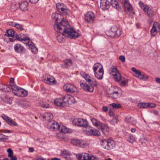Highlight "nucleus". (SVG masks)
Masks as SVG:
<instances>
[{"label":"nucleus","instance_id":"72a5a7b5","mask_svg":"<svg viewBox=\"0 0 160 160\" xmlns=\"http://www.w3.org/2000/svg\"><path fill=\"white\" fill-rule=\"evenodd\" d=\"M108 150L113 148L115 145L114 141L110 139H108Z\"/></svg>","mask_w":160,"mask_h":160},{"label":"nucleus","instance_id":"bb28decb","mask_svg":"<svg viewBox=\"0 0 160 160\" xmlns=\"http://www.w3.org/2000/svg\"><path fill=\"white\" fill-rule=\"evenodd\" d=\"M110 2L111 5L115 8L118 11L120 10L121 7L116 0H111Z\"/></svg>","mask_w":160,"mask_h":160},{"label":"nucleus","instance_id":"f257e3e1","mask_svg":"<svg viewBox=\"0 0 160 160\" xmlns=\"http://www.w3.org/2000/svg\"><path fill=\"white\" fill-rule=\"evenodd\" d=\"M61 16V15L58 13H53L52 15V18L55 19L56 24L54 26V29L56 32H59L62 33L63 35L68 36L70 38H77L79 35L68 24L67 21L63 19L59 23L58 20L59 16Z\"/></svg>","mask_w":160,"mask_h":160},{"label":"nucleus","instance_id":"7c9ffc66","mask_svg":"<svg viewBox=\"0 0 160 160\" xmlns=\"http://www.w3.org/2000/svg\"><path fill=\"white\" fill-rule=\"evenodd\" d=\"M131 70L134 72V73L132 74L133 75L138 78H139L140 76V71L137 70L136 68L134 67L132 68Z\"/></svg>","mask_w":160,"mask_h":160},{"label":"nucleus","instance_id":"2eb2a0df","mask_svg":"<svg viewBox=\"0 0 160 160\" xmlns=\"http://www.w3.org/2000/svg\"><path fill=\"white\" fill-rule=\"evenodd\" d=\"M102 133L105 136H108L109 134L110 128L109 127L104 124H102L99 128Z\"/></svg>","mask_w":160,"mask_h":160},{"label":"nucleus","instance_id":"774afa93","mask_svg":"<svg viewBox=\"0 0 160 160\" xmlns=\"http://www.w3.org/2000/svg\"><path fill=\"white\" fill-rule=\"evenodd\" d=\"M155 81L157 82L160 84V78H155Z\"/></svg>","mask_w":160,"mask_h":160},{"label":"nucleus","instance_id":"bf43d9fd","mask_svg":"<svg viewBox=\"0 0 160 160\" xmlns=\"http://www.w3.org/2000/svg\"><path fill=\"white\" fill-rule=\"evenodd\" d=\"M120 60L123 62H125V58L124 56L122 55L120 56L119 57Z\"/></svg>","mask_w":160,"mask_h":160},{"label":"nucleus","instance_id":"6ab92c4d","mask_svg":"<svg viewBox=\"0 0 160 160\" xmlns=\"http://www.w3.org/2000/svg\"><path fill=\"white\" fill-rule=\"evenodd\" d=\"M54 102L55 105L58 106L65 107L66 102L63 101V97L62 99L61 98L56 99L54 100Z\"/></svg>","mask_w":160,"mask_h":160},{"label":"nucleus","instance_id":"423d86ee","mask_svg":"<svg viewBox=\"0 0 160 160\" xmlns=\"http://www.w3.org/2000/svg\"><path fill=\"white\" fill-rule=\"evenodd\" d=\"M141 8L145 13H147L149 17H152L154 16V12L151 7L144 5L143 3L141 2Z\"/></svg>","mask_w":160,"mask_h":160},{"label":"nucleus","instance_id":"69168bd1","mask_svg":"<svg viewBox=\"0 0 160 160\" xmlns=\"http://www.w3.org/2000/svg\"><path fill=\"white\" fill-rule=\"evenodd\" d=\"M38 1L39 0H29L30 2L32 3H35Z\"/></svg>","mask_w":160,"mask_h":160},{"label":"nucleus","instance_id":"052dcab7","mask_svg":"<svg viewBox=\"0 0 160 160\" xmlns=\"http://www.w3.org/2000/svg\"><path fill=\"white\" fill-rule=\"evenodd\" d=\"M32 52L34 53H36L38 51V48L36 47H34L33 48H32Z\"/></svg>","mask_w":160,"mask_h":160},{"label":"nucleus","instance_id":"a19ab883","mask_svg":"<svg viewBox=\"0 0 160 160\" xmlns=\"http://www.w3.org/2000/svg\"><path fill=\"white\" fill-rule=\"evenodd\" d=\"M5 92H9L11 90L12 91V87L10 85L5 86L4 88H3Z\"/></svg>","mask_w":160,"mask_h":160},{"label":"nucleus","instance_id":"2f4dec72","mask_svg":"<svg viewBox=\"0 0 160 160\" xmlns=\"http://www.w3.org/2000/svg\"><path fill=\"white\" fill-rule=\"evenodd\" d=\"M99 69H103L102 66L100 63H97L94 64L93 66V70L94 72H96V71Z\"/></svg>","mask_w":160,"mask_h":160},{"label":"nucleus","instance_id":"79ce46f5","mask_svg":"<svg viewBox=\"0 0 160 160\" xmlns=\"http://www.w3.org/2000/svg\"><path fill=\"white\" fill-rule=\"evenodd\" d=\"M40 106L46 108H48L50 107L49 104L45 102H42L40 103Z\"/></svg>","mask_w":160,"mask_h":160},{"label":"nucleus","instance_id":"f03ea898","mask_svg":"<svg viewBox=\"0 0 160 160\" xmlns=\"http://www.w3.org/2000/svg\"><path fill=\"white\" fill-rule=\"evenodd\" d=\"M80 75L87 82L91 85V86H89L85 82H81L80 86L81 87L86 91L92 92L94 90L93 86H96L97 85L96 81L92 79L90 76L88 74L83 71L80 72Z\"/></svg>","mask_w":160,"mask_h":160},{"label":"nucleus","instance_id":"dca6fc26","mask_svg":"<svg viewBox=\"0 0 160 160\" xmlns=\"http://www.w3.org/2000/svg\"><path fill=\"white\" fill-rule=\"evenodd\" d=\"M159 25L158 23L157 22L154 23L152 28L151 30V33L152 36H155L158 32L159 31Z\"/></svg>","mask_w":160,"mask_h":160},{"label":"nucleus","instance_id":"4d7b16f0","mask_svg":"<svg viewBox=\"0 0 160 160\" xmlns=\"http://www.w3.org/2000/svg\"><path fill=\"white\" fill-rule=\"evenodd\" d=\"M15 27L16 28L20 29V30H23V29L22 28V26L21 24H19L18 23H16Z\"/></svg>","mask_w":160,"mask_h":160},{"label":"nucleus","instance_id":"864d4df0","mask_svg":"<svg viewBox=\"0 0 160 160\" xmlns=\"http://www.w3.org/2000/svg\"><path fill=\"white\" fill-rule=\"evenodd\" d=\"M148 103L142 102L141 103V108H148Z\"/></svg>","mask_w":160,"mask_h":160},{"label":"nucleus","instance_id":"338daca9","mask_svg":"<svg viewBox=\"0 0 160 160\" xmlns=\"http://www.w3.org/2000/svg\"><path fill=\"white\" fill-rule=\"evenodd\" d=\"M28 46H29V48H30L31 49H32V48H33L35 47L34 46V44L33 43H32L30 44H28Z\"/></svg>","mask_w":160,"mask_h":160},{"label":"nucleus","instance_id":"49530a36","mask_svg":"<svg viewBox=\"0 0 160 160\" xmlns=\"http://www.w3.org/2000/svg\"><path fill=\"white\" fill-rule=\"evenodd\" d=\"M110 105H112L113 108L116 109L119 108L121 107V105L118 103H115L114 102L112 103V104H110Z\"/></svg>","mask_w":160,"mask_h":160},{"label":"nucleus","instance_id":"0e129e2a","mask_svg":"<svg viewBox=\"0 0 160 160\" xmlns=\"http://www.w3.org/2000/svg\"><path fill=\"white\" fill-rule=\"evenodd\" d=\"M22 41H28V42L29 43V39L27 37L23 38H22Z\"/></svg>","mask_w":160,"mask_h":160},{"label":"nucleus","instance_id":"c9c22d12","mask_svg":"<svg viewBox=\"0 0 160 160\" xmlns=\"http://www.w3.org/2000/svg\"><path fill=\"white\" fill-rule=\"evenodd\" d=\"M62 156L63 158L67 159L69 160L71 159L70 155L67 151H63L62 153Z\"/></svg>","mask_w":160,"mask_h":160},{"label":"nucleus","instance_id":"e433bc0d","mask_svg":"<svg viewBox=\"0 0 160 160\" xmlns=\"http://www.w3.org/2000/svg\"><path fill=\"white\" fill-rule=\"evenodd\" d=\"M92 123L95 126L98 127H99V128H100L101 126V125H102V124L100 122L97 121L96 119H92Z\"/></svg>","mask_w":160,"mask_h":160},{"label":"nucleus","instance_id":"de8ad7c7","mask_svg":"<svg viewBox=\"0 0 160 160\" xmlns=\"http://www.w3.org/2000/svg\"><path fill=\"white\" fill-rule=\"evenodd\" d=\"M76 157L79 160H83L84 158L83 153L77 154L76 155Z\"/></svg>","mask_w":160,"mask_h":160},{"label":"nucleus","instance_id":"393cba45","mask_svg":"<svg viewBox=\"0 0 160 160\" xmlns=\"http://www.w3.org/2000/svg\"><path fill=\"white\" fill-rule=\"evenodd\" d=\"M95 77L99 80L102 79L103 77L104 71L103 69H100L98 72H94Z\"/></svg>","mask_w":160,"mask_h":160},{"label":"nucleus","instance_id":"a18cd8bd","mask_svg":"<svg viewBox=\"0 0 160 160\" xmlns=\"http://www.w3.org/2000/svg\"><path fill=\"white\" fill-rule=\"evenodd\" d=\"M53 115L50 113H47L45 114L44 116H43L44 118H47L49 119H51L53 118Z\"/></svg>","mask_w":160,"mask_h":160},{"label":"nucleus","instance_id":"9b49d317","mask_svg":"<svg viewBox=\"0 0 160 160\" xmlns=\"http://www.w3.org/2000/svg\"><path fill=\"white\" fill-rule=\"evenodd\" d=\"M111 74L114 76L116 81H120L121 79V76L120 73L117 71L116 68L114 67L112 69Z\"/></svg>","mask_w":160,"mask_h":160},{"label":"nucleus","instance_id":"a211bd4d","mask_svg":"<svg viewBox=\"0 0 160 160\" xmlns=\"http://www.w3.org/2000/svg\"><path fill=\"white\" fill-rule=\"evenodd\" d=\"M110 7L109 2L107 0H101L100 8L103 10L108 9Z\"/></svg>","mask_w":160,"mask_h":160},{"label":"nucleus","instance_id":"58836bf2","mask_svg":"<svg viewBox=\"0 0 160 160\" xmlns=\"http://www.w3.org/2000/svg\"><path fill=\"white\" fill-rule=\"evenodd\" d=\"M59 130L63 133H67L69 132L68 129L63 126H60Z\"/></svg>","mask_w":160,"mask_h":160},{"label":"nucleus","instance_id":"f3484780","mask_svg":"<svg viewBox=\"0 0 160 160\" xmlns=\"http://www.w3.org/2000/svg\"><path fill=\"white\" fill-rule=\"evenodd\" d=\"M94 18V14L93 12L89 11L85 15V19L88 22H92Z\"/></svg>","mask_w":160,"mask_h":160},{"label":"nucleus","instance_id":"5701e85b","mask_svg":"<svg viewBox=\"0 0 160 160\" xmlns=\"http://www.w3.org/2000/svg\"><path fill=\"white\" fill-rule=\"evenodd\" d=\"M19 6L22 11H26L28 9V2L26 1H22L21 3H19Z\"/></svg>","mask_w":160,"mask_h":160},{"label":"nucleus","instance_id":"412c9836","mask_svg":"<svg viewBox=\"0 0 160 160\" xmlns=\"http://www.w3.org/2000/svg\"><path fill=\"white\" fill-rule=\"evenodd\" d=\"M56 8L58 11L60 13L64 12L67 13V8L63 4L58 3L56 5Z\"/></svg>","mask_w":160,"mask_h":160},{"label":"nucleus","instance_id":"6e6552de","mask_svg":"<svg viewBox=\"0 0 160 160\" xmlns=\"http://www.w3.org/2000/svg\"><path fill=\"white\" fill-rule=\"evenodd\" d=\"M48 128L51 131H57L60 129V126L59 124L54 121H51L48 123Z\"/></svg>","mask_w":160,"mask_h":160},{"label":"nucleus","instance_id":"0eeeda50","mask_svg":"<svg viewBox=\"0 0 160 160\" xmlns=\"http://www.w3.org/2000/svg\"><path fill=\"white\" fill-rule=\"evenodd\" d=\"M110 36L112 37H118L122 34V30L116 26L112 27L110 32Z\"/></svg>","mask_w":160,"mask_h":160},{"label":"nucleus","instance_id":"39448f33","mask_svg":"<svg viewBox=\"0 0 160 160\" xmlns=\"http://www.w3.org/2000/svg\"><path fill=\"white\" fill-rule=\"evenodd\" d=\"M73 124L78 127L86 128L87 126L88 122L87 120L81 118L75 119L72 121Z\"/></svg>","mask_w":160,"mask_h":160},{"label":"nucleus","instance_id":"9d476101","mask_svg":"<svg viewBox=\"0 0 160 160\" xmlns=\"http://www.w3.org/2000/svg\"><path fill=\"white\" fill-rule=\"evenodd\" d=\"M63 89L68 92L74 93L77 91L76 88L73 85L69 83H67L65 84L63 86Z\"/></svg>","mask_w":160,"mask_h":160},{"label":"nucleus","instance_id":"f704fd0d","mask_svg":"<svg viewBox=\"0 0 160 160\" xmlns=\"http://www.w3.org/2000/svg\"><path fill=\"white\" fill-rule=\"evenodd\" d=\"M57 32L58 33V32H59L61 34L60 35L59 34H58L57 35V40L59 42H63L64 41V38H63L62 37V36L61 35H62V36H64L62 34V33H60L59 32ZM64 36H66V37H68L69 38H73V39H75L76 38H70L69 37H68V36H66L65 35H64Z\"/></svg>","mask_w":160,"mask_h":160},{"label":"nucleus","instance_id":"e2e57ef3","mask_svg":"<svg viewBox=\"0 0 160 160\" xmlns=\"http://www.w3.org/2000/svg\"><path fill=\"white\" fill-rule=\"evenodd\" d=\"M108 108L106 106H104L102 107V111L104 112H106L108 110Z\"/></svg>","mask_w":160,"mask_h":160},{"label":"nucleus","instance_id":"c03bdc74","mask_svg":"<svg viewBox=\"0 0 160 160\" xmlns=\"http://www.w3.org/2000/svg\"><path fill=\"white\" fill-rule=\"evenodd\" d=\"M149 78L148 75H146L141 72V80L145 81Z\"/></svg>","mask_w":160,"mask_h":160},{"label":"nucleus","instance_id":"8fccbe9b","mask_svg":"<svg viewBox=\"0 0 160 160\" xmlns=\"http://www.w3.org/2000/svg\"><path fill=\"white\" fill-rule=\"evenodd\" d=\"M9 85L11 86L12 88H13V87L16 86L15 85L14 79L13 78H11Z\"/></svg>","mask_w":160,"mask_h":160},{"label":"nucleus","instance_id":"13d9d810","mask_svg":"<svg viewBox=\"0 0 160 160\" xmlns=\"http://www.w3.org/2000/svg\"><path fill=\"white\" fill-rule=\"evenodd\" d=\"M128 81L127 80H123L121 81L120 83V85L122 86H125L128 82Z\"/></svg>","mask_w":160,"mask_h":160},{"label":"nucleus","instance_id":"aec40b11","mask_svg":"<svg viewBox=\"0 0 160 160\" xmlns=\"http://www.w3.org/2000/svg\"><path fill=\"white\" fill-rule=\"evenodd\" d=\"M14 48L15 52L18 53H23L25 50L24 47L19 44H17L15 45Z\"/></svg>","mask_w":160,"mask_h":160},{"label":"nucleus","instance_id":"6e6d98bb","mask_svg":"<svg viewBox=\"0 0 160 160\" xmlns=\"http://www.w3.org/2000/svg\"><path fill=\"white\" fill-rule=\"evenodd\" d=\"M112 121L113 124H117L118 121V117H115L113 118Z\"/></svg>","mask_w":160,"mask_h":160},{"label":"nucleus","instance_id":"ddd939ff","mask_svg":"<svg viewBox=\"0 0 160 160\" xmlns=\"http://www.w3.org/2000/svg\"><path fill=\"white\" fill-rule=\"evenodd\" d=\"M43 80L45 82L50 85H53L55 84L56 82L54 78L49 75H47Z\"/></svg>","mask_w":160,"mask_h":160},{"label":"nucleus","instance_id":"7ed1b4c3","mask_svg":"<svg viewBox=\"0 0 160 160\" xmlns=\"http://www.w3.org/2000/svg\"><path fill=\"white\" fill-rule=\"evenodd\" d=\"M123 4L125 11L128 15L132 16L134 14L131 5L128 0H120V2Z\"/></svg>","mask_w":160,"mask_h":160},{"label":"nucleus","instance_id":"cd10ccee","mask_svg":"<svg viewBox=\"0 0 160 160\" xmlns=\"http://www.w3.org/2000/svg\"><path fill=\"white\" fill-rule=\"evenodd\" d=\"M86 128V130L84 131L85 133L88 135L92 136V133L93 132L94 128L90 127L88 125Z\"/></svg>","mask_w":160,"mask_h":160},{"label":"nucleus","instance_id":"4c0bfd02","mask_svg":"<svg viewBox=\"0 0 160 160\" xmlns=\"http://www.w3.org/2000/svg\"><path fill=\"white\" fill-rule=\"evenodd\" d=\"M7 33L8 37H11L13 38L15 35L14 31L12 29H9L7 31Z\"/></svg>","mask_w":160,"mask_h":160},{"label":"nucleus","instance_id":"4468645a","mask_svg":"<svg viewBox=\"0 0 160 160\" xmlns=\"http://www.w3.org/2000/svg\"><path fill=\"white\" fill-rule=\"evenodd\" d=\"M2 118L8 124L11 126H16L18 124L12 119H10L9 117L4 114H2L1 116Z\"/></svg>","mask_w":160,"mask_h":160},{"label":"nucleus","instance_id":"09e8293b","mask_svg":"<svg viewBox=\"0 0 160 160\" xmlns=\"http://www.w3.org/2000/svg\"><path fill=\"white\" fill-rule=\"evenodd\" d=\"M26 103L25 101H21L19 103V105L21 107L25 108L26 106Z\"/></svg>","mask_w":160,"mask_h":160},{"label":"nucleus","instance_id":"b1692460","mask_svg":"<svg viewBox=\"0 0 160 160\" xmlns=\"http://www.w3.org/2000/svg\"><path fill=\"white\" fill-rule=\"evenodd\" d=\"M125 121L126 122L132 125H135L136 123V122L134 118L129 116H127L125 118Z\"/></svg>","mask_w":160,"mask_h":160},{"label":"nucleus","instance_id":"4be33fe9","mask_svg":"<svg viewBox=\"0 0 160 160\" xmlns=\"http://www.w3.org/2000/svg\"><path fill=\"white\" fill-rule=\"evenodd\" d=\"M72 62L70 59H67L63 61L62 67L63 68H68L72 64Z\"/></svg>","mask_w":160,"mask_h":160},{"label":"nucleus","instance_id":"603ef678","mask_svg":"<svg viewBox=\"0 0 160 160\" xmlns=\"http://www.w3.org/2000/svg\"><path fill=\"white\" fill-rule=\"evenodd\" d=\"M134 138L132 135H130L129 138L128 139V141L130 143H132L134 141Z\"/></svg>","mask_w":160,"mask_h":160},{"label":"nucleus","instance_id":"473e14b6","mask_svg":"<svg viewBox=\"0 0 160 160\" xmlns=\"http://www.w3.org/2000/svg\"><path fill=\"white\" fill-rule=\"evenodd\" d=\"M101 145L103 148L108 150V139L102 140L101 141Z\"/></svg>","mask_w":160,"mask_h":160},{"label":"nucleus","instance_id":"a878e982","mask_svg":"<svg viewBox=\"0 0 160 160\" xmlns=\"http://www.w3.org/2000/svg\"><path fill=\"white\" fill-rule=\"evenodd\" d=\"M84 160H94L96 157L92 155H89L88 153H83Z\"/></svg>","mask_w":160,"mask_h":160},{"label":"nucleus","instance_id":"ea45409f","mask_svg":"<svg viewBox=\"0 0 160 160\" xmlns=\"http://www.w3.org/2000/svg\"><path fill=\"white\" fill-rule=\"evenodd\" d=\"M9 40L10 42H12L16 39H17L20 41H22V38L19 35H15L14 37L13 38H9Z\"/></svg>","mask_w":160,"mask_h":160},{"label":"nucleus","instance_id":"3c124183","mask_svg":"<svg viewBox=\"0 0 160 160\" xmlns=\"http://www.w3.org/2000/svg\"><path fill=\"white\" fill-rule=\"evenodd\" d=\"M148 108H155L156 105L153 103H148Z\"/></svg>","mask_w":160,"mask_h":160},{"label":"nucleus","instance_id":"c756f323","mask_svg":"<svg viewBox=\"0 0 160 160\" xmlns=\"http://www.w3.org/2000/svg\"><path fill=\"white\" fill-rule=\"evenodd\" d=\"M12 98L6 96L2 99V100L5 103L10 104L12 103Z\"/></svg>","mask_w":160,"mask_h":160},{"label":"nucleus","instance_id":"f8f14e48","mask_svg":"<svg viewBox=\"0 0 160 160\" xmlns=\"http://www.w3.org/2000/svg\"><path fill=\"white\" fill-rule=\"evenodd\" d=\"M121 89L119 88L116 87L115 88L114 90L111 93V97L113 98H117L120 97L122 94Z\"/></svg>","mask_w":160,"mask_h":160},{"label":"nucleus","instance_id":"1a4fd4ad","mask_svg":"<svg viewBox=\"0 0 160 160\" xmlns=\"http://www.w3.org/2000/svg\"><path fill=\"white\" fill-rule=\"evenodd\" d=\"M63 101L66 102L65 106L71 105L75 102V99L73 97L68 94L63 96Z\"/></svg>","mask_w":160,"mask_h":160},{"label":"nucleus","instance_id":"680f3d73","mask_svg":"<svg viewBox=\"0 0 160 160\" xmlns=\"http://www.w3.org/2000/svg\"><path fill=\"white\" fill-rule=\"evenodd\" d=\"M8 24L12 26L15 27L16 23L12 22H8Z\"/></svg>","mask_w":160,"mask_h":160},{"label":"nucleus","instance_id":"20e7f679","mask_svg":"<svg viewBox=\"0 0 160 160\" xmlns=\"http://www.w3.org/2000/svg\"><path fill=\"white\" fill-rule=\"evenodd\" d=\"M12 89L13 93L18 96L24 97L28 95V92L26 91L17 86L13 87Z\"/></svg>","mask_w":160,"mask_h":160},{"label":"nucleus","instance_id":"5fc2aeb1","mask_svg":"<svg viewBox=\"0 0 160 160\" xmlns=\"http://www.w3.org/2000/svg\"><path fill=\"white\" fill-rule=\"evenodd\" d=\"M7 152L8 153V157H10L12 156L13 153L12 151L10 148H9L7 150Z\"/></svg>","mask_w":160,"mask_h":160},{"label":"nucleus","instance_id":"c85d7f7f","mask_svg":"<svg viewBox=\"0 0 160 160\" xmlns=\"http://www.w3.org/2000/svg\"><path fill=\"white\" fill-rule=\"evenodd\" d=\"M74 142L76 143V145L83 148L87 145V143L83 141H80L79 140H75Z\"/></svg>","mask_w":160,"mask_h":160},{"label":"nucleus","instance_id":"37998d69","mask_svg":"<svg viewBox=\"0 0 160 160\" xmlns=\"http://www.w3.org/2000/svg\"><path fill=\"white\" fill-rule=\"evenodd\" d=\"M92 136H99L100 135V132L96 129L94 128L93 132H92Z\"/></svg>","mask_w":160,"mask_h":160}]
</instances>
